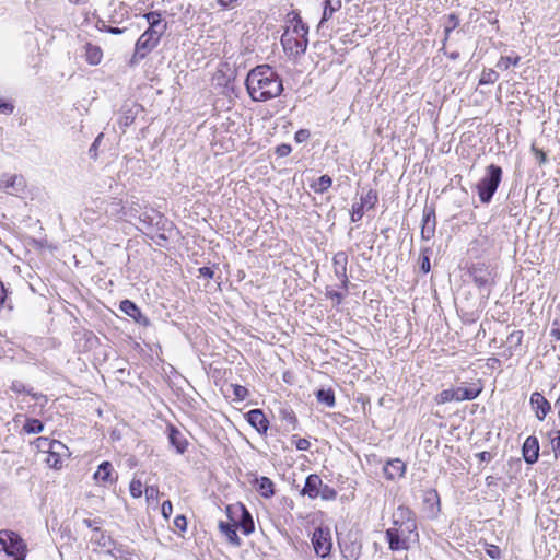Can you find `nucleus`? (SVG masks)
Here are the masks:
<instances>
[{
	"mask_svg": "<svg viewBox=\"0 0 560 560\" xmlns=\"http://www.w3.org/2000/svg\"><path fill=\"white\" fill-rule=\"evenodd\" d=\"M174 525L184 532L187 528V518L184 515H177L174 520Z\"/></svg>",
	"mask_w": 560,
	"mask_h": 560,
	"instance_id": "nucleus-51",
	"label": "nucleus"
},
{
	"mask_svg": "<svg viewBox=\"0 0 560 560\" xmlns=\"http://www.w3.org/2000/svg\"><path fill=\"white\" fill-rule=\"evenodd\" d=\"M487 555L492 559H499L501 557V550L495 545H490L487 548Z\"/></svg>",
	"mask_w": 560,
	"mask_h": 560,
	"instance_id": "nucleus-52",
	"label": "nucleus"
},
{
	"mask_svg": "<svg viewBox=\"0 0 560 560\" xmlns=\"http://www.w3.org/2000/svg\"><path fill=\"white\" fill-rule=\"evenodd\" d=\"M226 514L230 521H235L236 527L240 528L244 535L248 536L255 530L252 514L242 503L228 505Z\"/></svg>",
	"mask_w": 560,
	"mask_h": 560,
	"instance_id": "nucleus-4",
	"label": "nucleus"
},
{
	"mask_svg": "<svg viewBox=\"0 0 560 560\" xmlns=\"http://www.w3.org/2000/svg\"><path fill=\"white\" fill-rule=\"evenodd\" d=\"M173 513V505L171 501H164L162 503V515L165 520H168Z\"/></svg>",
	"mask_w": 560,
	"mask_h": 560,
	"instance_id": "nucleus-50",
	"label": "nucleus"
},
{
	"mask_svg": "<svg viewBox=\"0 0 560 560\" xmlns=\"http://www.w3.org/2000/svg\"><path fill=\"white\" fill-rule=\"evenodd\" d=\"M378 201V194L374 189H369L368 192L361 197L360 203L368 210L373 209Z\"/></svg>",
	"mask_w": 560,
	"mask_h": 560,
	"instance_id": "nucleus-33",
	"label": "nucleus"
},
{
	"mask_svg": "<svg viewBox=\"0 0 560 560\" xmlns=\"http://www.w3.org/2000/svg\"><path fill=\"white\" fill-rule=\"evenodd\" d=\"M393 518H395L396 522L404 524V530L406 533H416L417 521L413 512L409 508L399 505L393 513Z\"/></svg>",
	"mask_w": 560,
	"mask_h": 560,
	"instance_id": "nucleus-12",
	"label": "nucleus"
},
{
	"mask_svg": "<svg viewBox=\"0 0 560 560\" xmlns=\"http://www.w3.org/2000/svg\"><path fill=\"white\" fill-rule=\"evenodd\" d=\"M256 490L259 492V494L265 498L269 499L273 497L275 494V483L272 480L268 477L261 476V477H255V479L252 482Z\"/></svg>",
	"mask_w": 560,
	"mask_h": 560,
	"instance_id": "nucleus-21",
	"label": "nucleus"
},
{
	"mask_svg": "<svg viewBox=\"0 0 560 560\" xmlns=\"http://www.w3.org/2000/svg\"><path fill=\"white\" fill-rule=\"evenodd\" d=\"M388 529H404V524L400 522H396L395 518H393L392 527H389Z\"/></svg>",
	"mask_w": 560,
	"mask_h": 560,
	"instance_id": "nucleus-58",
	"label": "nucleus"
},
{
	"mask_svg": "<svg viewBox=\"0 0 560 560\" xmlns=\"http://www.w3.org/2000/svg\"><path fill=\"white\" fill-rule=\"evenodd\" d=\"M165 32L149 28L138 38L135 48V55L139 58H144L150 51H152L159 44L161 36Z\"/></svg>",
	"mask_w": 560,
	"mask_h": 560,
	"instance_id": "nucleus-7",
	"label": "nucleus"
},
{
	"mask_svg": "<svg viewBox=\"0 0 560 560\" xmlns=\"http://www.w3.org/2000/svg\"><path fill=\"white\" fill-rule=\"evenodd\" d=\"M503 171L499 165L490 164L485 176L477 184V192L482 203H489L502 180Z\"/></svg>",
	"mask_w": 560,
	"mask_h": 560,
	"instance_id": "nucleus-3",
	"label": "nucleus"
},
{
	"mask_svg": "<svg viewBox=\"0 0 560 560\" xmlns=\"http://www.w3.org/2000/svg\"><path fill=\"white\" fill-rule=\"evenodd\" d=\"M293 34L300 38H307L308 26L302 21L301 18H298L296 23L292 25V35Z\"/></svg>",
	"mask_w": 560,
	"mask_h": 560,
	"instance_id": "nucleus-34",
	"label": "nucleus"
},
{
	"mask_svg": "<svg viewBox=\"0 0 560 560\" xmlns=\"http://www.w3.org/2000/svg\"><path fill=\"white\" fill-rule=\"evenodd\" d=\"M155 492H158V490L155 488H153V487H149V488L145 489V493H147L148 498L153 497V494Z\"/></svg>",
	"mask_w": 560,
	"mask_h": 560,
	"instance_id": "nucleus-62",
	"label": "nucleus"
},
{
	"mask_svg": "<svg viewBox=\"0 0 560 560\" xmlns=\"http://www.w3.org/2000/svg\"><path fill=\"white\" fill-rule=\"evenodd\" d=\"M459 25V18L457 14L455 13H451L448 15L445 16V22H444V39H443V47L441 48V50H444V47H445V44L450 37V34L453 30H455L457 26Z\"/></svg>",
	"mask_w": 560,
	"mask_h": 560,
	"instance_id": "nucleus-29",
	"label": "nucleus"
},
{
	"mask_svg": "<svg viewBox=\"0 0 560 560\" xmlns=\"http://www.w3.org/2000/svg\"><path fill=\"white\" fill-rule=\"evenodd\" d=\"M330 296H331V299H334L338 304H339V303L341 302V300H342V294H341V293H339V292H336V291H335V292H331V293H330Z\"/></svg>",
	"mask_w": 560,
	"mask_h": 560,
	"instance_id": "nucleus-59",
	"label": "nucleus"
},
{
	"mask_svg": "<svg viewBox=\"0 0 560 560\" xmlns=\"http://www.w3.org/2000/svg\"><path fill=\"white\" fill-rule=\"evenodd\" d=\"M149 24V28L166 32L167 23L162 20L161 13L151 11L144 15Z\"/></svg>",
	"mask_w": 560,
	"mask_h": 560,
	"instance_id": "nucleus-26",
	"label": "nucleus"
},
{
	"mask_svg": "<svg viewBox=\"0 0 560 560\" xmlns=\"http://www.w3.org/2000/svg\"><path fill=\"white\" fill-rule=\"evenodd\" d=\"M481 462H490L493 456L490 452L483 451L476 455Z\"/></svg>",
	"mask_w": 560,
	"mask_h": 560,
	"instance_id": "nucleus-56",
	"label": "nucleus"
},
{
	"mask_svg": "<svg viewBox=\"0 0 560 560\" xmlns=\"http://www.w3.org/2000/svg\"><path fill=\"white\" fill-rule=\"evenodd\" d=\"M14 110V105L11 102L0 100V114L11 115Z\"/></svg>",
	"mask_w": 560,
	"mask_h": 560,
	"instance_id": "nucleus-47",
	"label": "nucleus"
},
{
	"mask_svg": "<svg viewBox=\"0 0 560 560\" xmlns=\"http://www.w3.org/2000/svg\"><path fill=\"white\" fill-rule=\"evenodd\" d=\"M522 453L524 460L533 465L538 460L539 457V442L538 439L534 435L528 436L523 446H522Z\"/></svg>",
	"mask_w": 560,
	"mask_h": 560,
	"instance_id": "nucleus-16",
	"label": "nucleus"
},
{
	"mask_svg": "<svg viewBox=\"0 0 560 560\" xmlns=\"http://www.w3.org/2000/svg\"><path fill=\"white\" fill-rule=\"evenodd\" d=\"M119 308L127 316L133 318L136 323L143 325V326L150 325L149 318L141 313L140 308L132 301H130V300L121 301Z\"/></svg>",
	"mask_w": 560,
	"mask_h": 560,
	"instance_id": "nucleus-17",
	"label": "nucleus"
},
{
	"mask_svg": "<svg viewBox=\"0 0 560 560\" xmlns=\"http://www.w3.org/2000/svg\"><path fill=\"white\" fill-rule=\"evenodd\" d=\"M384 471L388 479H395L396 477H401L405 472V463L398 458L390 460V462H388Z\"/></svg>",
	"mask_w": 560,
	"mask_h": 560,
	"instance_id": "nucleus-25",
	"label": "nucleus"
},
{
	"mask_svg": "<svg viewBox=\"0 0 560 560\" xmlns=\"http://www.w3.org/2000/svg\"><path fill=\"white\" fill-rule=\"evenodd\" d=\"M168 440L171 445L176 448L177 453L183 454L186 451L188 445L187 440L183 433L173 425L168 428Z\"/></svg>",
	"mask_w": 560,
	"mask_h": 560,
	"instance_id": "nucleus-22",
	"label": "nucleus"
},
{
	"mask_svg": "<svg viewBox=\"0 0 560 560\" xmlns=\"http://www.w3.org/2000/svg\"><path fill=\"white\" fill-rule=\"evenodd\" d=\"M103 51L98 46L86 44L85 45V60L92 65L96 66L102 61Z\"/></svg>",
	"mask_w": 560,
	"mask_h": 560,
	"instance_id": "nucleus-27",
	"label": "nucleus"
},
{
	"mask_svg": "<svg viewBox=\"0 0 560 560\" xmlns=\"http://www.w3.org/2000/svg\"><path fill=\"white\" fill-rule=\"evenodd\" d=\"M231 522L232 523H226V522L221 521L219 523V529L223 535H225L229 542L238 547V546H241L242 541L236 533V528H237L236 523H235V521H231Z\"/></svg>",
	"mask_w": 560,
	"mask_h": 560,
	"instance_id": "nucleus-23",
	"label": "nucleus"
},
{
	"mask_svg": "<svg viewBox=\"0 0 560 560\" xmlns=\"http://www.w3.org/2000/svg\"><path fill=\"white\" fill-rule=\"evenodd\" d=\"M319 495L324 500H334L337 497V492L334 488L329 487L328 485H323L319 488Z\"/></svg>",
	"mask_w": 560,
	"mask_h": 560,
	"instance_id": "nucleus-40",
	"label": "nucleus"
},
{
	"mask_svg": "<svg viewBox=\"0 0 560 560\" xmlns=\"http://www.w3.org/2000/svg\"><path fill=\"white\" fill-rule=\"evenodd\" d=\"M233 394L237 400H244L248 395V389L242 385H233Z\"/></svg>",
	"mask_w": 560,
	"mask_h": 560,
	"instance_id": "nucleus-45",
	"label": "nucleus"
},
{
	"mask_svg": "<svg viewBox=\"0 0 560 560\" xmlns=\"http://www.w3.org/2000/svg\"><path fill=\"white\" fill-rule=\"evenodd\" d=\"M46 463L49 467L59 469L62 466V457L67 455L68 447L60 441L52 440L50 450H47Z\"/></svg>",
	"mask_w": 560,
	"mask_h": 560,
	"instance_id": "nucleus-11",
	"label": "nucleus"
},
{
	"mask_svg": "<svg viewBox=\"0 0 560 560\" xmlns=\"http://www.w3.org/2000/svg\"><path fill=\"white\" fill-rule=\"evenodd\" d=\"M97 26L101 31H105L107 33L114 34V35H120L126 31V27H115L112 25H108L105 21H98Z\"/></svg>",
	"mask_w": 560,
	"mask_h": 560,
	"instance_id": "nucleus-39",
	"label": "nucleus"
},
{
	"mask_svg": "<svg viewBox=\"0 0 560 560\" xmlns=\"http://www.w3.org/2000/svg\"><path fill=\"white\" fill-rule=\"evenodd\" d=\"M237 0H218L219 5L224 9L231 8Z\"/></svg>",
	"mask_w": 560,
	"mask_h": 560,
	"instance_id": "nucleus-57",
	"label": "nucleus"
},
{
	"mask_svg": "<svg viewBox=\"0 0 560 560\" xmlns=\"http://www.w3.org/2000/svg\"><path fill=\"white\" fill-rule=\"evenodd\" d=\"M322 479L318 475L312 474L307 476L305 485L301 490L302 495H307L311 499H315L319 495V488L322 487Z\"/></svg>",
	"mask_w": 560,
	"mask_h": 560,
	"instance_id": "nucleus-20",
	"label": "nucleus"
},
{
	"mask_svg": "<svg viewBox=\"0 0 560 560\" xmlns=\"http://www.w3.org/2000/svg\"><path fill=\"white\" fill-rule=\"evenodd\" d=\"M364 214V207L363 205H361L360 202L359 203H354L352 206V211H351V221L352 222H358L362 219Z\"/></svg>",
	"mask_w": 560,
	"mask_h": 560,
	"instance_id": "nucleus-42",
	"label": "nucleus"
},
{
	"mask_svg": "<svg viewBox=\"0 0 560 560\" xmlns=\"http://www.w3.org/2000/svg\"><path fill=\"white\" fill-rule=\"evenodd\" d=\"M293 442L299 451H307L311 446L307 439L298 438L296 435H293Z\"/></svg>",
	"mask_w": 560,
	"mask_h": 560,
	"instance_id": "nucleus-46",
	"label": "nucleus"
},
{
	"mask_svg": "<svg viewBox=\"0 0 560 560\" xmlns=\"http://www.w3.org/2000/svg\"><path fill=\"white\" fill-rule=\"evenodd\" d=\"M332 185V179L329 175H322L311 187L315 192L324 194L327 191Z\"/></svg>",
	"mask_w": 560,
	"mask_h": 560,
	"instance_id": "nucleus-32",
	"label": "nucleus"
},
{
	"mask_svg": "<svg viewBox=\"0 0 560 560\" xmlns=\"http://www.w3.org/2000/svg\"><path fill=\"white\" fill-rule=\"evenodd\" d=\"M551 336L556 339L560 340V327L559 328H552L551 329Z\"/></svg>",
	"mask_w": 560,
	"mask_h": 560,
	"instance_id": "nucleus-61",
	"label": "nucleus"
},
{
	"mask_svg": "<svg viewBox=\"0 0 560 560\" xmlns=\"http://www.w3.org/2000/svg\"><path fill=\"white\" fill-rule=\"evenodd\" d=\"M523 340V331L522 330H514L512 331L508 338V354L506 357H512L514 352L521 347Z\"/></svg>",
	"mask_w": 560,
	"mask_h": 560,
	"instance_id": "nucleus-28",
	"label": "nucleus"
},
{
	"mask_svg": "<svg viewBox=\"0 0 560 560\" xmlns=\"http://www.w3.org/2000/svg\"><path fill=\"white\" fill-rule=\"evenodd\" d=\"M499 79V73L492 69L483 70L479 80V84H493Z\"/></svg>",
	"mask_w": 560,
	"mask_h": 560,
	"instance_id": "nucleus-35",
	"label": "nucleus"
},
{
	"mask_svg": "<svg viewBox=\"0 0 560 560\" xmlns=\"http://www.w3.org/2000/svg\"><path fill=\"white\" fill-rule=\"evenodd\" d=\"M341 8V0H326L324 2L323 16L319 21L318 27H322L326 21H328L332 14L339 11Z\"/></svg>",
	"mask_w": 560,
	"mask_h": 560,
	"instance_id": "nucleus-24",
	"label": "nucleus"
},
{
	"mask_svg": "<svg viewBox=\"0 0 560 560\" xmlns=\"http://www.w3.org/2000/svg\"><path fill=\"white\" fill-rule=\"evenodd\" d=\"M104 135L103 133H100L95 140L93 141V143L91 144L90 149H89V154L91 156V159H96L97 158V150H98V145L100 143L102 142V139H103Z\"/></svg>",
	"mask_w": 560,
	"mask_h": 560,
	"instance_id": "nucleus-44",
	"label": "nucleus"
},
{
	"mask_svg": "<svg viewBox=\"0 0 560 560\" xmlns=\"http://www.w3.org/2000/svg\"><path fill=\"white\" fill-rule=\"evenodd\" d=\"M281 44L285 51H289L291 55L301 56L307 49L308 39L293 36L287 31L281 37Z\"/></svg>",
	"mask_w": 560,
	"mask_h": 560,
	"instance_id": "nucleus-10",
	"label": "nucleus"
},
{
	"mask_svg": "<svg viewBox=\"0 0 560 560\" xmlns=\"http://www.w3.org/2000/svg\"><path fill=\"white\" fill-rule=\"evenodd\" d=\"M22 430L27 434H36L44 430V424L35 418H27Z\"/></svg>",
	"mask_w": 560,
	"mask_h": 560,
	"instance_id": "nucleus-31",
	"label": "nucleus"
},
{
	"mask_svg": "<svg viewBox=\"0 0 560 560\" xmlns=\"http://www.w3.org/2000/svg\"><path fill=\"white\" fill-rule=\"evenodd\" d=\"M310 137V131L306 130V129H301L299 130L296 133H295V140L298 142H303L305 140H307Z\"/></svg>",
	"mask_w": 560,
	"mask_h": 560,
	"instance_id": "nucleus-54",
	"label": "nucleus"
},
{
	"mask_svg": "<svg viewBox=\"0 0 560 560\" xmlns=\"http://www.w3.org/2000/svg\"><path fill=\"white\" fill-rule=\"evenodd\" d=\"M431 499H435L439 502V495L436 491L429 492V497L427 498V500L429 501Z\"/></svg>",
	"mask_w": 560,
	"mask_h": 560,
	"instance_id": "nucleus-63",
	"label": "nucleus"
},
{
	"mask_svg": "<svg viewBox=\"0 0 560 560\" xmlns=\"http://www.w3.org/2000/svg\"><path fill=\"white\" fill-rule=\"evenodd\" d=\"M142 482L139 479H132L129 485V491L132 498H140L142 495Z\"/></svg>",
	"mask_w": 560,
	"mask_h": 560,
	"instance_id": "nucleus-38",
	"label": "nucleus"
},
{
	"mask_svg": "<svg viewBox=\"0 0 560 560\" xmlns=\"http://www.w3.org/2000/svg\"><path fill=\"white\" fill-rule=\"evenodd\" d=\"M520 61V57H511V56H505V57H501L500 61L498 62V67L501 68V69H509V67L511 65L513 66H516Z\"/></svg>",
	"mask_w": 560,
	"mask_h": 560,
	"instance_id": "nucleus-41",
	"label": "nucleus"
},
{
	"mask_svg": "<svg viewBox=\"0 0 560 560\" xmlns=\"http://www.w3.org/2000/svg\"><path fill=\"white\" fill-rule=\"evenodd\" d=\"M411 534L412 533H406L404 529H386L385 536L388 548L392 551L408 550Z\"/></svg>",
	"mask_w": 560,
	"mask_h": 560,
	"instance_id": "nucleus-9",
	"label": "nucleus"
},
{
	"mask_svg": "<svg viewBox=\"0 0 560 560\" xmlns=\"http://www.w3.org/2000/svg\"><path fill=\"white\" fill-rule=\"evenodd\" d=\"M245 85L250 98L255 102L272 100L283 91L280 75L269 65H260L252 69L247 73Z\"/></svg>",
	"mask_w": 560,
	"mask_h": 560,
	"instance_id": "nucleus-1",
	"label": "nucleus"
},
{
	"mask_svg": "<svg viewBox=\"0 0 560 560\" xmlns=\"http://www.w3.org/2000/svg\"><path fill=\"white\" fill-rule=\"evenodd\" d=\"M428 249L424 250V253H427ZM420 269L423 273H429L430 272V269H431V265H430V258L427 254H423L422 257H421V265H420Z\"/></svg>",
	"mask_w": 560,
	"mask_h": 560,
	"instance_id": "nucleus-48",
	"label": "nucleus"
},
{
	"mask_svg": "<svg viewBox=\"0 0 560 560\" xmlns=\"http://www.w3.org/2000/svg\"><path fill=\"white\" fill-rule=\"evenodd\" d=\"M555 407H556V409H558V416H559V419H560V397L556 400Z\"/></svg>",
	"mask_w": 560,
	"mask_h": 560,
	"instance_id": "nucleus-64",
	"label": "nucleus"
},
{
	"mask_svg": "<svg viewBox=\"0 0 560 560\" xmlns=\"http://www.w3.org/2000/svg\"><path fill=\"white\" fill-rule=\"evenodd\" d=\"M248 423L255 428L259 433H266L269 422L260 409H253L246 413Z\"/></svg>",
	"mask_w": 560,
	"mask_h": 560,
	"instance_id": "nucleus-18",
	"label": "nucleus"
},
{
	"mask_svg": "<svg viewBox=\"0 0 560 560\" xmlns=\"http://www.w3.org/2000/svg\"><path fill=\"white\" fill-rule=\"evenodd\" d=\"M37 447L40 450H50V443H52V440H49L47 438H38L36 440Z\"/></svg>",
	"mask_w": 560,
	"mask_h": 560,
	"instance_id": "nucleus-53",
	"label": "nucleus"
},
{
	"mask_svg": "<svg viewBox=\"0 0 560 560\" xmlns=\"http://www.w3.org/2000/svg\"><path fill=\"white\" fill-rule=\"evenodd\" d=\"M436 228L435 210L433 207H424L421 226V237L431 240L434 236Z\"/></svg>",
	"mask_w": 560,
	"mask_h": 560,
	"instance_id": "nucleus-13",
	"label": "nucleus"
},
{
	"mask_svg": "<svg viewBox=\"0 0 560 560\" xmlns=\"http://www.w3.org/2000/svg\"><path fill=\"white\" fill-rule=\"evenodd\" d=\"M481 393V387H456V388H447L442 390L436 397L435 401L438 404H446L450 401H463V400H472L477 398Z\"/></svg>",
	"mask_w": 560,
	"mask_h": 560,
	"instance_id": "nucleus-5",
	"label": "nucleus"
},
{
	"mask_svg": "<svg viewBox=\"0 0 560 560\" xmlns=\"http://www.w3.org/2000/svg\"><path fill=\"white\" fill-rule=\"evenodd\" d=\"M529 404L536 418L540 421L551 411V404L539 392H534L530 395Z\"/></svg>",
	"mask_w": 560,
	"mask_h": 560,
	"instance_id": "nucleus-14",
	"label": "nucleus"
},
{
	"mask_svg": "<svg viewBox=\"0 0 560 560\" xmlns=\"http://www.w3.org/2000/svg\"><path fill=\"white\" fill-rule=\"evenodd\" d=\"M200 276H203L206 278H213L214 271L210 267H201L199 268Z\"/></svg>",
	"mask_w": 560,
	"mask_h": 560,
	"instance_id": "nucleus-55",
	"label": "nucleus"
},
{
	"mask_svg": "<svg viewBox=\"0 0 560 560\" xmlns=\"http://www.w3.org/2000/svg\"><path fill=\"white\" fill-rule=\"evenodd\" d=\"M291 15H292V19H291L290 21H291V23H292V25H293L294 23H296L298 18H301V16H300V14H299L298 12H295V11H292L291 13H289V16H291Z\"/></svg>",
	"mask_w": 560,
	"mask_h": 560,
	"instance_id": "nucleus-60",
	"label": "nucleus"
},
{
	"mask_svg": "<svg viewBox=\"0 0 560 560\" xmlns=\"http://www.w3.org/2000/svg\"><path fill=\"white\" fill-rule=\"evenodd\" d=\"M332 265L334 272L340 279L342 288L347 289L349 282L347 276L348 255L345 252L336 253L332 258Z\"/></svg>",
	"mask_w": 560,
	"mask_h": 560,
	"instance_id": "nucleus-15",
	"label": "nucleus"
},
{
	"mask_svg": "<svg viewBox=\"0 0 560 560\" xmlns=\"http://www.w3.org/2000/svg\"><path fill=\"white\" fill-rule=\"evenodd\" d=\"M468 272L479 289L485 288L488 290V293L490 292L491 287L494 284V275L489 265L485 262L472 264Z\"/></svg>",
	"mask_w": 560,
	"mask_h": 560,
	"instance_id": "nucleus-6",
	"label": "nucleus"
},
{
	"mask_svg": "<svg viewBox=\"0 0 560 560\" xmlns=\"http://www.w3.org/2000/svg\"><path fill=\"white\" fill-rule=\"evenodd\" d=\"M25 540L10 529L0 530V552H4L11 560H25L27 555Z\"/></svg>",
	"mask_w": 560,
	"mask_h": 560,
	"instance_id": "nucleus-2",
	"label": "nucleus"
},
{
	"mask_svg": "<svg viewBox=\"0 0 560 560\" xmlns=\"http://www.w3.org/2000/svg\"><path fill=\"white\" fill-rule=\"evenodd\" d=\"M312 544L315 553L320 558H326L330 555L332 548L331 533L328 527L315 528L312 536Z\"/></svg>",
	"mask_w": 560,
	"mask_h": 560,
	"instance_id": "nucleus-8",
	"label": "nucleus"
},
{
	"mask_svg": "<svg viewBox=\"0 0 560 560\" xmlns=\"http://www.w3.org/2000/svg\"><path fill=\"white\" fill-rule=\"evenodd\" d=\"M113 471L112 463L106 460L98 465L93 477L97 483L106 486L107 483H114L116 481V478H113Z\"/></svg>",
	"mask_w": 560,
	"mask_h": 560,
	"instance_id": "nucleus-19",
	"label": "nucleus"
},
{
	"mask_svg": "<svg viewBox=\"0 0 560 560\" xmlns=\"http://www.w3.org/2000/svg\"><path fill=\"white\" fill-rule=\"evenodd\" d=\"M551 446L555 453V458L560 456V430L553 432V436L551 438Z\"/></svg>",
	"mask_w": 560,
	"mask_h": 560,
	"instance_id": "nucleus-43",
	"label": "nucleus"
},
{
	"mask_svg": "<svg viewBox=\"0 0 560 560\" xmlns=\"http://www.w3.org/2000/svg\"><path fill=\"white\" fill-rule=\"evenodd\" d=\"M342 555L347 560H357L360 556V547L355 545L346 546L342 549Z\"/></svg>",
	"mask_w": 560,
	"mask_h": 560,
	"instance_id": "nucleus-37",
	"label": "nucleus"
},
{
	"mask_svg": "<svg viewBox=\"0 0 560 560\" xmlns=\"http://www.w3.org/2000/svg\"><path fill=\"white\" fill-rule=\"evenodd\" d=\"M280 418L282 421L287 422V424L292 425V429L294 430L298 425V418L295 413L291 409H281L280 410Z\"/></svg>",
	"mask_w": 560,
	"mask_h": 560,
	"instance_id": "nucleus-36",
	"label": "nucleus"
},
{
	"mask_svg": "<svg viewBox=\"0 0 560 560\" xmlns=\"http://www.w3.org/2000/svg\"><path fill=\"white\" fill-rule=\"evenodd\" d=\"M292 149L289 144H280L276 148V154L280 158H284L291 153Z\"/></svg>",
	"mask_w": 560,
	"mask_h": 560,
	"instance_id": "nucleus-49",
	"label": "nucleus"
},
{
	"mask_svg": "<svg viewBox=\"0 0 560 560\" xmlns=\"http://www.w3.org/2000/svg\"><path fill=\"white\" fill-rule=\"evenodd\" d=\"M315 396H316V399L318 402H322L329 408H332L336 405L335 393L330 388L329 389L320 388L315 393Z\"/></svg>",
	"mask_w": 560,
	"mask_h": 560,
	"instance_id": "nucleus-30",
	"label": "nucleus"
}]
</instances>
